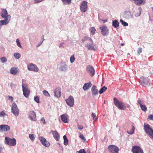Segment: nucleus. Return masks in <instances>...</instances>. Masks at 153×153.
I'll list each match as a JSON object with an SVG mask.
<instances>
[{
	"label": "nucleus",
	"mask_w": 153,
	"mask_h": 153,
	"mask_svg": "<svg viewBox=\"0 0 153 153\" xmlns=\"http://www.w3.org/2000/svg\"><path fill=\"white\" fill-rule=\"evenodd\" d=\"M143 129L146 134L150 137L153 140V129L148 124H144Z\"/></svg>",
	"instance_id": "nucleus-1"
},
{
	"label": "nucleus",
	"mask_w": 153,
	"mask_h": 153,
	"mask_svg": "<svg viewBox=\"0 0 153 153\" xmlns=\"http://www.w3.org/2000/svg\"><path fill=\"white\" fill-rule=\"evenodd\" d=\"M114 103L115 105L119 109L124 110L126 107L125 105L122 101H120L115 97L113 99Z\"/></svg>",
	"instance_id": "nucleus-2"
},
{
	"label": "nucleus",
	"mask_w": 153,
	"mask_h": 153,
	"mask_svg": "<svg viewBox=\"0 0 153 153\" xmlns=\"http://www.w3.org/2000/svg\"><path fill=\"white\" fill-rule=\"evenodd\" d=\"M5 143L10 146H14L16 144V140L14 138L11 139L8 137H5Z\"/></svg>",
	"instance_id": "nucleus-3"
},
{
	"label": "nucleus",
	"mask_w": 153,
	"mask_h": 153,
	"mask_svg": "<svg viewBox=\"0 0 153 153\" xmlns=\"http://www.w3.org/2000/svg\"><path fill=\"white\" fill-rule=\"evenodd\" d=\"M108 149L110 153H118L119 148L114 145H111L108 147Z\"/></svg>",
	"instance_id": "nucleus-4"
},
{
	"label": "nucleus",
	"mask_w": 153,
	"mask_h": 153,
	"mask_svg": "<svg viewBox=\"0 0 153 153\" xmlns=\"http://www.w3.org/2000/svg\"><path fill=\"white\" fill-rule=\"evenodd\" d=\"M27 85L26 84H23L22 86V88L23 94L26 97H28L30 94V91L27 89Z\"/></svg>",
	"instance_id": "nucleus-5"
},
{
	"label": "nucleus",
	"mask_w": 153,
	"mask_h": 153,
	"mask_svg": "<svg viewBox=\"0 0 153 153\" xmlns=\"http://www.w3.org/2000/svg\"><path fill=\"white\" fill-rule=\"evenodd\" d=\"M12 112L16 116H18L19 114V110L18 108L17 105L15 103H14L11 108Z\"/></svg>",
	"instance_id": "nucleus-6"
},
{
	"label": "nucleus",
	"mask_w": 153,
	"mask_h": 153,
	"mask_svg": "<svg viewBox=\"0 0 153 153\" xmlns=\"http://www.w3.org/2000/svg\"><path fill=\"white\" fill-rule=\"evenodd\" d=\"M27 68L30 71L38 72L39 70L36 65L32 63H30L27 65Z\"/></svg>",
	"instance_id": "nucleus-7"
},
{
	"label": "nucleus",
	"mask_w": 153,
	"mask_h": 153,
	"mask_svg": "<svg viewBox=\"0 0 153 153\" xmlns=\"http://www.w3.org/2000/svg\"><path fill=\"white\" fill-rule=\"evenodd\" d=\"M65 101L68 105L72 107L74 104V99L71 96H70L68 99L65 100Z\"/></svg>",
	"instance_id": "nucleus-8"
},
{
	"label": "nucleus",
	"mask_w": 153,
	"mask_h": 153,
	"mask_svg": "<svg viewBox=\"0 0 153 153\" xmlns=\"http://www.w3.org/2000/svg\"><path fill=\"white\" fill-rule=\"evenodd\" d=\"M87 3V1H83L81 4L80 8L82 12L84 13L87 10L88 8Z\"/></svg>",
	"instance_id": "nucleus-9"
},
{
	"label": "nucleus",
	"mask_w": 153,
	"mask_h": 153,
	"mask_svg": "<svg viewBox=\"0 0 153 153\" xmlns=\"http://www.w3.org/2000/svg\"><path fill=\"white\" fill-rule=\"evenodd\" d=\"M131 151L133 153H143V150L140 147L137 146H133Z\"/></svg>",
	"instance_id": "nucleus-10"
},
{
	"label": "nucleus",
	"mask_w": 153,
	"mask_h": 153,
	"mask_svg": "<svg viewBox=\"0 0 153 153\" xmlns=\"http://www.w3.org/2000/svg\"><path fill=\"white\" fill-rule=\"evenodd\" d=\"M100 29L101 30V33L104 36L107 35L108 33V29L105 25H103L100 27Z\"/></svg>",
	"instance_id": "nucleus-11"
},
{
	"label": "nucleus",
	"mask_w": 153,
	"mask_h": 153,
	"mask_svg": "<svg viewBox=\"0 0 153 153\" xmlns=\"http://www.w3.org/2000/svg\"><path fill=\"white\" fill-rule=\"evenodd\" d=\"M91 45H90L88 44H87L85 47L87 48L88 50L93 51L96 50L97 49L98 47L96 45L93 44V41L92 43L91 42Z\"/></svg>",
	"instance_id": "nucleus-12"
},
{
	"label": "nucleus",
	"mask_w": 153,
	"mask_h": 153,
	"mask_svg": "<svg viewBox=\"0 0 153 153\" xmlns=\"http://www.w3.org/2000/svg\"><path fill=\"white\" fill-rule=\"evenodd\" d=\"M39 140L42 144L46 147H48L50 146L49 143L46 141L45 138L42 137H39Z\"/></svg>",
	"instance_id": "nucleus-13"
},
{
	"label": "nucleus",
	"mask_w": 153,
	"mask_h": 153,
	"mask_svg": "<svg viewBox=\"0 0 153 153\" xmlns=\"http://www.w3.org/2000/svg\"><path fill=\"white\" fill-rule=\"evenodd\" d=\"M29 118L32 121H35L36 120V115L34 111H30L29 112Z\"/></svg>",
	"instance_id": "nucleus-14"
},
{
	"label": "nucleus",
	"mask_w": 153,
	"mask_h": 153,
	"mask_svg": "<svg viewBox=\"0 0 153 153\" xmlns=\"http://www.w3.org/2000/svg\"><path fill=\"white\" fill-rule=\"evenodd\" d=\"M54 96L55 97L59 98L61 96V89L60 88H56L54 91Z\"/></svg>",
	"instance_id": "nucleus-15"
},
{
	"label": "nucleus",
	"mask_w": 153,
	"mask_h": 153,
	"mask_svg": "<svg viewBox=\"0 0 153 153\" xmlns=\"http://www.w3.org/2000/svg\"><path fill=\"white\" fill-rule=\"evenodd\" d=\"M10 127L7 125H2L0 126V131H6L10 130Z\"/></svg>",
	"instance_id": "nucleus-16"
},
{
	"label": "nucleus",
	"mask_w": 153,
	"mask_h": 153,
	"mask_svg": "<svg viewBox=\"0 0 153 153\" xmlns=\"http://www.w3.org/2000/svg\"><path fill=\"white\" fill-rule=\"evenodd\" d=\"M10 15H7V18H5V19L4 20L0 21V25L1 26L3 25H6L8 24L10 20Z\"/></svg>",
	"instance_id": "nucleus-17"
},
{
	"label": "nucleus",
	"mask_w": 153,
	"mask_h": 153,
	"mask_svg": "<svg viewBox=\"0 0 153 153\" xmlns=\"http://www.w3.org/2000/svg\"><path fill=\"white\" fill-rule=\"evenodd\" d=\"M61 119L62 122L64 123H68L69 118L68 116L66 114H63L61 115Z\"/></svg>",
	"instance_id": "nucleus-18"
},
{
	"label": "nucleus",
	"mask_w": 153,
	"mask_h": 153,
	"mask_svg": "<svg viewBox=\"0 0 153 153\" xmlns=\"http://www.w3.org/2000/svg\"><path fill=\"white\" fill-rule=\"evenodd\" d=\"M88 70L90 73L91 76H93L95 74V70L93 67L90 65H88L87 67Z\"/></svg>",
	"instance_id": "nucleus-19"
},
{
	"label": "nucleus",
	"mask_w": 153,
	"mask_h": 153,
	"mask_svg": "<svg viewBox=\"0 0 153 153\" xmlns=\"http://www.w3.org/2000/svg\"><path fill=\"white\" fill-rule=\"evenodd\" d=\"M52 134L53 135V137L57 141L59 140V135L58 133L56 131H51Z\"/></svg>",
	"instance_id": "nucleus-20"
},
{
	"label": "nucleus",
	"mask_w": 153,
	"mask_h": 153,
	"mask_svg": "<svg viewBox=\"0 0 153 153\" xmlns=\"http://www.w3.org/2000/svg\"><path fill=\"white\" fill-rule=\"evenodd\" d=\"M91 83L90 82L88 83H85L83 86V88L85 91L87 90L91 87Z\"/></svg>",
	"instance_id": "nucleus-21"
},
{
	"label": "nucleus",
	"mask_w": 153,
	"mask_h": 153,
	"mask_svg": "<svg viewBox=\"0 0 153 153\" xmlns=\"http://www.w3.org/2000/svg\"><path fill=\"white\" fill-rule=\"evenodd\" d=\"M7 10L5 9H2V11L1 13L2 17L4 18H7Z\"/></svg>",
	"instance_id": "nucleus-22"
},
{
	"label": "nucleus",
	"mask_w": 153,
	"mask_h": 153,
	"mask_svg": "<svg viewBox=\"0 0 153 153\" xmlns=\"http://www.w3.org/2000/svg\"><path fill=\"white\" fill-rule=\"evenodd\" d=\"M134 1L135 4L137 5H140L143 3L144 4L145 3V0H133Z\"/></svg>",
	"instance_id": "nucleus-23"
},
{
	"label": "nucleus",
	"mask_w": 153,
	"mask_h": 153,
	"mask_svg": "<svg viewBox=\"0 0 153 153\" xmlns=\"http://www.w3.org/2000/svg\"><path fill=\"white\" fill-rule=\"evenodd\" d=\"M18 69L16 67L12 68L10 70V72L12 74H17L18 72Z\"/></svg>",
	"instance_id": "nucleus-24"
},
{
	"label": "nucleus",
	"mask_w": 153,
	"mask_h": 153,
	"mask_svg": "<svg viewBox=\"0 0 153 153\" xmlns=\"http://www.w3.org/2000/svg\"><path fill=\"white\" fill-rule=\"evenodd\" d=\"M91 91L92 93V94L94 95H95L98 94V91L96 87L94 85L91 89Z\"/></svg>",
	"instance_id": "nucleus-25"
},
{
	"label": "nucleus",
	"mask_w": 153,
	"mask_h": 153,
	"mask_svg": "<svg viewBox=\"0 0 153 153\" xmlns=\"http://www.w3.org/2000/svg\"><path fill=\"white\" fill-rule=\"evenodd\" d=\"M89 41L90 42L93 43V40L87 36H85L82 39V41L83 43L86 41Z\"/></svg>",
	"instance_id": "nucleus-26"
},
{
	"label": "nucleus",
	"mask_w": 153,
	"mask_h": 153,
	"mask_svg": "<svg viewBox=\"0 0 153 153\" xmlns=\"http://www.w3.org/2000/svg\"><path fill=\"white\" fill-rule=\"evenodd\" d=\"M112 25L115 28H117L119 26V23L117 20H115L112 22Z\"/></svg>",
	"instance_id": "nucleus-27"
},
{
	"label": "nucleus",
	"mask_w": 153,
	"mask_h": 153,
	"mask_svg": "<svg viewBox=\"0 0 153 153\" xmlns=\"http://www.w3.org/2000/svg\"><path fill=\"white\" fill-rule=\"evenodd\" d=\"M107 89L106 87L104 86L99 91V93L100 94H102Z\"/></svg>",
	"instance_id": "nucleus-28"
},
{
	"label": "nucleus",
	"mask_w": 153,
	"mask_h": 153,
	"mask_svg": "<svg viewBox=\"0 0 153 153\" xmlns=\"http://www.w3.org/2000/svg\"><path fill=\"white\" fill-rule=\"evenodd\" d=\"M64 4H69L71 3L72 0H61Z\"/></svg>",
	"instance_id": "nucleus-29"
},
{
	"label": "nucleus",
	"mask_w": 153,
	"mask_h": 153,
	"mask_svg": "<svg viewBox=\"0 0 153 153\" xmlns=\"http://www.w3.org/2000/svg\"><path fill=\"white\" fill-rule=\"evenodd\" d=\"M63 138L64 139V144L65 145H67L68 144V139L67 138L66 136L65 135H64L63 136Z\"/></svg>",
	"instance_id": "nucleus-30"
},
{
	"label": "nucleus",
	"mask_w": 153,
	"mask_h": 153,
	"mask_svg": "<svg viewBox=\"0 0 153 153\" xmlns=\"http://www.w3.org/2000/svg\"><path fill=\"white\" fill-rule=\"evenodd\" d=\"M135 130V128L134 126H132V128L131 130L130 131H127V132L128 133L130 134H133Z\"/></svg>",
	"instance_id": "nucleus-31"
},
{
	"label": "nucleus",
	"mask_w": 153,
	"mask_h": 153,
	"mask_svg": "<svg viewBox=\"0 0 153 153\" xmlns=\"http://www.w3.org/2000/svg\"><path fill=\"white\" fill-rule=\"evenodd\" d=\"M140 106L142 110L144 111H145L147 110V108L146 105H145L142 104Z\"/></svg>",
	"instance_id": "nucleus-32"
},
{
	"label": "nucleus",
	"mask_w": 153,
	"mask_h": 153,
	"mask_svg": "<svg viewBox=\"0 0 153 153\" xmlns=\"http://www.w3.org/2000/svg\"><path fill=\"white\" fill-rule=\"evenodd\" d=\"M14 56L16 59H18L20 57L21 55L20 54L18 53H15L14 54Z\"/></svg>",
	"instance_id": "nucleus-33"
},
{
	"label": "nucleus",
	"mask_w": 153,
	"mask_h": 153,
	"mask_svg": "<svg viewBox=\"0 0 153 153\" xmlns=\"http://www.w3.org/2000/svg\"><path fill=\"white\" fill-rule=\"evenodd\" d=\"M120 22L124 26H127L128 25V23L124 22L122 19L120 20Z\"/></svg>",
	"instance_id": "nucleus-34"
},
{
	"label": "nucleus",
	"mask_w": 153,
	"mask_h": 153,
	"mask_svg": "<svg viewBox=\"0 0 153 153\" xmlns=\"http://www.w3.org/2000/svg\"><path fill=\"white\" fill-rule=\"evenodd\" d=\"M75 58L74 56V55H72L70 57V61L71 63H73L75 61Z\"/></svg>",
	"instance_id": "nucleus-35"
},
{
	"label": "nucleus",
	"mask_w": 153,
	"mask_h": 153,
	"mask_svg": "<svg viewBox=\"0 0 153 153\" xmlns=\"http://www.w3.org/2000/svg\"><path fill=\"white\" fill-rule=\"evenodd\" d=\"M90 30L91 32L92 33V35H94L96 31V29L94 27H92L90 29Z\"/></svg>",
	"instance_id": "nucleus-36"
},
{
	"label": "nucleus",
	"mask_w": 153,
	"mask_h": 153,
	"mask_svg": "<svg viewBox=\"0 0 153 153\" xmlns=\"http://www.w3.org/2000/svg\"><path fill=\"white\" fill-rule=\"evenodd\" d=\"M43 94L47 97H49L50 96L49 93L46 91L44 90L43 92Z\"/></svg>",
	"instance_id": "nucleus-37"
},
{
	"label": "nucleus",
	"mask_w": 153,
	"mask_h": 153,
	"mask_svg": "<svg viewBox=\"0 0 153 153\" xmlns=\"http://www.w3.org/2000/svg\"><path fill=\"white\" fill-rule=\"evenodd\" d=\"M91 116L92 117L93 119L94 120H96L97 118V117L96 116L95 114L94 113H92L91 114Z\"/></svg>",
	"instance_id": "nucleus-38"
},
{
	"label": "nucleus",
	"mask_w": 153,
	"mask_h": 153,
	"mask_svg": "<svg viewBox=\"0 0 153 153\" xmlns=\"http://www.w3.org/2000/svg\"><path fill=\"white\" fill-rule=\"evenodd\" d=\"M139 12L138 13H136L135 15V16L136 17H138L141 14V8L140 7L139 8Z\"/></svg>",
	"instance_id": "nucleus-39"
},
{
	"label": "nucleus",
	"mask_w": 153,
	"mask_h": 153,
	"mask_svg": "<svg viewBox=\"0 0 153 153\" xmlns=\"http://www.w3.org/2000/svg\"><path fill=\"white\" fill-rule=\"evenodd\" d=\"M34 100L37 103L39 102V97L38 96L35 97L34 98Z\"/></svg>",
	"instance_id": "nucleus-40"
},
{
	"label": "nucleus",
	"mask_w": 153,
	"mask_h": 153,
	"mask_svg": "<svg viewBox=\"0 0 153 153\" xmlns=\"http://www.w3.org/2000/svg\"><path fill=\"white\" fill-rule=\"evenodd\" d=\"M1 62H4L7 61V59L4 57H2L1 59Z\"/></svg>",
	"instance_id": "nucleus-41"
},
{
	"label": "nucleus",
	"mask_w": 153,
	"mask_h": 153,
	"mask_svg": "<svg viewBox=\"0 0 153 153\" xmlns=\"http://www.w3.org/2000/svg\"><path fill=\"white\" fill-rule=\"evenodd\" d=\"M6 115H7L6 114L4 111L0 112V116L1 117H4Z\"/></svg>",
	"instance_id": "nucleus-42"
},
{
	"label": "nucleus",
	"mask_w": 153,
	"mask_h": 153,
	"mask_svg": "<svg viewBox=\"0 0 153 153\" xmlns=\"http://www.w3.org/2000/svg\"><path fill=\"white\" fill-rule=\"evenodd\" d=\"M29 137L30 139L32 140H33L35 139V137L34 136L33 134H30L29 135Z\"/></svg>",
	"instance_id": "nucleus-43"
},
{
	"label": "nucleus",
	"mask_w": 153,
	"mask_h": 153,
	"mask_svg": "<svg viewBox=\"0 0 153 153\" xmlns=\"http://www.w3.org/2000/svg\"><path fill=\"white\" fill-rule=\"evenodd\" d=\"M142 83L143 85H145L148 84V82L146 79H144Z\"/></svg>",
	"instance_id": "nucleus-44"
},
{
	"label": "nucleus",
	"mask_w": 153,
	"mask_h": 153,
	"mask_svg": "<svg viewBox=\"0 0 153 153\" xmlns=\"http://www.w3.org/2000/svg\"><path fill=\"white\" fill-rule=\"evenodd\" d=\"M142 49L141 48H138V50L137 51V53L138 55H139L140 53H141L142 51Z\"/></svg>",
	"instance_id": "nucleus-45"
},
{
	"label": "nucleus",
	"mask_w": 153,
	"mask_h": 153,
	"mask_svg": "<svg viewBox=\"0 0 153 153\" xmlns=\"http://www.w3.org/2000/svg\"><path fill=\"white\" fill-rule=\"evenodd\" d=\"M77 127L79 130H81L83 128V126L79 124L78 123L77 124Z\"/></svg>",
	"instance_id": "nucleus-46"
},
{
	"label": "nucleus",
	"mask_w": 153,
	"mask_h": 153,
	"mask_svg": "<svg viewBox=\"0 0 153 153\" xmlns=\"http://www.w3.org/2000/svg\"><path fill=\"white\" fill-rule=\"evenodd\" d=\"M16 43L17 45L20 48L21 47V45L20 42H19V40L18 39H17L16 40Z\"/></svg>",
	"instance_id": "nucleus-47"
},
{
	"label": "nucleus",
	"mask_w": 153,
	"mask_h": 153,
	"mask_svg": "<svg viewBox=\"0 0 153 153\" xmlns=\"http://www.w3.org/2000/svg\"><path fill=\"white\" fill-rule=\"evenodd\" d=\"M78 153H86L85 150L84 149H80L79 151H77Z\"/></svg>",
	"instance_id": "nucleus-48"
},
{
	"label": "nucleus",
	"mask_w": 153,
	"mask_h": 153,
	"mask_svg": "<svg viewBox=\"0 0 153 153\" xmlns=\"http://www.w3.org/2000/svg\"><path fill=\"white\" fill-rule=\"evenodd\" d=\"M148 119L149 120H153V115L149 116L148 117Z\"/></svg>",
	"instance_id": "nucleus-49"
},
{
	"label": "nucleus",
	"mask_w": 153,
	"mask_h": 153,
	"mask_svg": "<svg viewBox=\"0 0 153 153\" xmlns=\"http://www.w3.org/2000/svg\"><path fill=\"white\" fill-rule=\"evenodd\" d=\"M66 65H65L63 66L62 67V70L63 71H65L66 70Z\"/></svg>",
	"instance_id": "nucleus-50"
},
{
	"label": "nucleus",
	"mask_w": 153,
	"mask_h": 153,
	"mask_svg": "<svg viewBox=\"0 0 153 153\" xmlns=\"http://www.w3.org/2000/svg\"><path fill=\"white\" fill-rule=\"evenodd\" d=\"M137 101L139 104L140 105V106L143 104L142 101L140 100H138Z\"/></svg>",
	"instance_id": "nucleus-51"
},
{
	"label": "nucleus",
	"mask_w": 153,
	"mask_h": 153,
	"mask_svg": "<svg viewBox=\"0 0 153 153\" xmlns=\"http://www.w3.org/2000/svg\"><path fill=\"white\" fill-rule=\"evenodd\" d=\"M79 137L80 138H81L83 140H85V138L83 135H80L79 136Z\"/></svg>",
	"instance_id": "nucleus-52"
},
{
	"label": "nucleus",
	"mask_w": 153,
	"mask_h": 153,
	"mask_svg": "<svg viewBox=\"0 0 153 153\" xmlns=\"http://www.w3.org/2000/svg\"><path fill=\"white\" fill-rule=\"evenodd\" d=\"M43 0H34V1L35 3H38L42 1Z\"/></svg>",
	"instance_id": "nucleus-53"
},
{
	"label": "nucleus",
	"mask_w": 153,
	"mask_h": 153,
	"mask_svg": "<svg viewBox=\"0 0 153 153\" xmlns=\"http://www.w3.org/2000/svg\"><path fill=\"white\" fill-rule=\"evenodd\" d=\"M41 121L42 122H43V123L44 124H46V123H45V119L43 118V117H42V119H41Z\"/></svg>",
	"instance_id": "nucleus-54"
},
{
	"label": "nucleus",
	"mask_w": 153,
	"mask_h": 153,
	"mask_svg": "<svg viewBox=\"0 0 153 153\" xmlns=\"http://www.w3.org/2000/svg\"><path fill=\"white\" fill-rule=\"evenodd\" d=\"M8 98L9 100H11L12 101H13V98L11 96H8Z\"/></svg>",
	"instance_id": "nucleus-55"
},
{
	"label": "nucleus",
	"mask_w": 153,
	"mask_h": 153,
	"mask_svg": "<svg viewBox=\"0 0 153 153\" xmlns=\"http://www.w3.org/2000/svg\"><path fill=\"white\" fill-rule=\"evenodd\" d=\"M100 20L102 21L104 23L107 22L108 21V20L107 19H104V20L102 19H101Z\"/></svg>",
	"instance_id": "nucleus-56"
},
{
	"label": "nucleus",
	"mask_w": 153,
	"mask_h": 153,
	"mask_svg": "<svg viewBox=\"0 0 153 153\" xmlns=\"http://www.w3.org/2000/svg\"><path fill=\"white\" fill-rule=\"evenodd\" d=\"M3 148L0 145V153L2 151Z\"/></svg>",
	"instance_id": "nucleus-57"
},
{
	"label": "nucleus",
	"mask_w": 153,
	"mask_h": 153,
	"mask_svg": "<svg viewBox=\"0 0 153 153\" xmlns=\"http://www.w3.org/2000/svg\"><path fill=\"white\" fill-rule=\"evenodd\" d=\"M124 45V43H121V45L122 46H123Z\"/></svg>",
	"instance_id": "nucleus-58"
},
{
	"label": "nucleus",
	"mask_w": 153,
	"mask_h": 153,
	"mask_svg": "<svg viewBox=\"0 0 153 153\" xmlns=\"http://www.w3.org/2000/svg\"><path fill=\"white\" fill-rule=\"evenodd\" d=\"M40 45V44H39V45H37L36 46V47H39Z\"/></svg>",
	"instance_id": "nucleus-59"
},
{
	"label": "nucleus",
	"mask_w": 153,
	"mask_h": 153,
	"mask_svg": "<svg viewBox=\"0 0 153 153\" xmlns=\"http://www.w3.org/2000/svg\"><path fill=\"white\" fill-rule=\"evenodd\" d=\"M127 107L128 108H130V106L129 105H127Z\"/></svg>",
	"instance_id": "nucleus-60"
},
{
	"label": "nucleus",
	"mask_w": 153,
	"mask_h": 153,
	"mask_svg": "<svg viewBox=\"0 0 153 153\" xmlns=\"http://www.w3.org/2000/svg\"><path fill=\"white\" fill-rule=\"evenodd\" d=\"M61 44H60V45L59 47H61Z\"/></svg>",
	"instance_id": "nucleus-61"
},
{
	"label": "nucleus",
	"mask_w": 153,
	"mask_h": 153,
	"mask_svg": "<svg viewBox=\"0 0 153 153\" xmlns=\"http://www.w3.org/2000/svg\"><path fill=\"white\" fill-rule=\"evenodd\" d=\"M104 103H105V101H104Z\"/></svg>",
	"instance_id": "nucleus-62"
},
{
	"label": "nucleus",
	"mask_w": 153,
	"mask_h": 153,
	"mask_svg": "<svg viewBox=\"0 0 153 153\" xmlns=\"http://www.w3.org/2000/svg\"><path fill=\"white\" fill-rule=\"evenodd\" d=\"M153 32V29L152 30Z\"/></svg>",
	"instance_id": "nucleus-63"
}]
</instances>
